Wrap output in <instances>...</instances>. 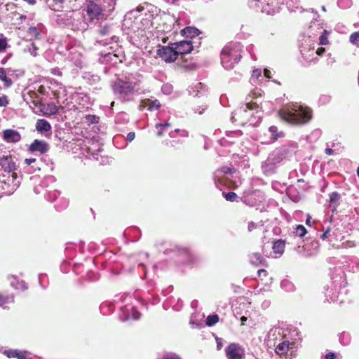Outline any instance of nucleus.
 <instances>
[{"label": "nucleus", "mask_w": 359, "mask_h": 359, "mask_svg": "<svg viewBox=\"0 0 359 359\" xmlns=\"http://www.w3.org/2000/svg\"><path fill=\"white\" fill-rule=\"evenodd\" d=\"M141 76L137 74H126L118 76L111 83L116 99L121 103L133 102L140 95Z\"/></svg>", "instance_id": "1"}, {"label": "nucleus", "mask_w": 359, "mask_h": 359, "mask_svg": "<svg viewBox=\"0 0 359 359\" xmlns=\"http://www.w3.org/2000/svg\"><path fill=\"white\" fill-rule=\"evenodd\" d=\"M278 114L281 119L292 126L304 125L312 118L311 109L297 103L283 105L280 109Z\"/></svg>", "instance_id": "2"}, {"label": "nucleus", "mask_w": 359, "mask_h": 359, "mask_svg": "<svg viewBox=\"0 0 359 359\" xmlns=\"http://www.w3.org/2000/svg\"><path fill=\"white\" fill-rule=\"evenodd\" d=\"M262 119V111L256 102H249L236 109L231 115V121L240 126H257Z\"/></svg>", "instance_id": "3"}, {"label": "nucleus", "mask_w": 359, "mask_h": 359, "mask_svg": "<svg viewBox=\"0 0 359 359\" xmlns=\"http://www.w3.org/2000/svg\"><path fill=\"white\" fill-rule=\"evenodd\" d=\"M57 22L74 31L84 32L89 27L90 20L83 13L76 11L62 13L57 15Z\"/></svg>", "instance_id": "4"}, {"label": "nucleus", "mask_w": 359, "mask_h": 359, "mask_svg": "<svg viewBox=\"0 0 359 359\" xmlns=\"http://www.w3.org/2000/svg\"><path fill=\"white\" fill-rule=\"evenodd\" d=\"M330 283L324 287L325 296L327 301L341 302L343 299H339V296L344 292L346 293L345 287L347 282L345 279V275L341 273L334 274L331 278Z\"/></svg>", "instance_id": "5"}, {"label": "nucleus", "mask_w": 359, "mask_h": 359, "mask_svg": "<svg viewBox=\"0 0 359 359\" xmlns=\"http://www.w3.org/2000/svg\"><path fill=\"white\" fill-rule=\"evenodd\" d=\"M116 29L107 23L97 26L95 29V45L109 47L118 44L119 38L116 34Z\"/></svg>", "instance_id": "6"}, {"label": "nucleus", "mask_w": 359, "mask_h": 359, "mask_svg": "<svg viewBox=\"0 0 359 359\" xmlns=\"http://www.w3.org/2000/svg\"><path fill=\"white\" fill-rule=\"evenodd\" d=\"M243 46L240 43H231L225 46L221 51V63L225 69L234 67L242 57Z\"/></svg>", "instance_id": "7"}, {"label": "nucleus", "mask_w": 359, "mask_h": 359, "mask_svg": "<svg viewBox=\"0 0 359 359\" xmlns=\"http://www.w3.org/2000/svg\"><path fill=\"white\" fill-rule=\"evenodd\" d=\"M124 57L122 48L118 44H115L106 47L105 50L100 51L98 62L100 64L114 66L118 62H121Z\"/></svg>", "instance_id": "8"}, {"label": "nucleus", "mask_w": 359, "mask_h": 359, "mask_svg": "<svg viewBox=\"0 0 359 359\" xmlns=\"http://www.w3.org/2000/svg\"><path fill=\"white\" fill-rule=\"evenodd\" d=\"M166 248L163 250L165 255H168L178 264H186L191 262V255L189 249L181 247L175 243H165Z\"/></svg>", "instance_id": "9"}, {"label": "nucleus", "mask_w": 359, "mask_h": 359, "mask_svg": "<svg viewBox=\"0 0 359 359\" xmlns=\"http://www.w3.org/2000/svg\"><path fill=\"white\" fill-rule=\"evenodd\" d=\"M287 151L285 147H280L271 152L262 164L263 172L266 175L274 173L278 165L285 158Z\"/></svg>", "instance_id": "10"}, {"label": "nucleus", "mask_w": 359, "mask_h": 359, "mask_svg": "<svg viewBox=\"0 0 359 359\" xmlns=\"http://www.w3.org/2000/svg\"><path fill=\"white\" fill-rule=\"evenodd\" d=\"M286 0H250V6L266 15H273L279 12Z\"/></svg>", "instance_id": "11"}, {"label": "nucleus", "mask_w": 359, "mask_h": 359, "mask_svg": "<svg viewBox=\"0 0 359 359\" xmlns=\"http://www.w3.org/2000/svg\"><path fill=\"white\" fill-rule=\"evenodd\" d=\"M140 11V9L137 8V10H133L128 12L124 16L123 27L133 32L142 29V27L140 24L143 23L142 21L145 20L147 22H149V20L144 18L140 19V15H139Z\"/></svg>", "instance_id": "12"}, {"label": "nucleus", "mask_w": 359, "mask_h": 359, "mask_svg": "<svg viewBox=\"0 0 359 359\" xmlns=\"http://www.w3.org/2000/svg\"><path fill=\"white\" fill-rule=\"evenodd\" d=\"M21 182V177L18 174L8 175L6 180H0V192L2 194L10 196L19 187Z\"/></svg>", "instance_id": "13"}, {"label": "nucleus", "mask_w": 359, "mask_h": 359, "mask_svg": "<svg viewBox=\"0 0 359 359\" xmlns=\"http://www.w3.org/2000/svg\"><path fill=\"white\" fill-rule=\"evenodd\" d=\"M16 160L11 151L0 152V170L6 172L8 175L17 174Z\"/></svg>", "instance_id": "14"}, {"label": "nucleus", "mask_w": 359, "mask_h": 359, "mask_svg": "<svg viewBox=\"0 0 359 359\" xmlns=\"http://www.w3.org/2000/svg\"><path fill=\"white\" fill-rule=\"evenodd\" d=\"M100 0H90L86 6L87 18L90 23H94L95 20L106 18V13L102 11Z\"/></svg>", "instance_id": "15"}, {"label": "nucleus", "mask_w": 359, "mask_h": 359, "mask_svg": "<svg viewBox=\"0 0 359 359\" xmlns=\"http://www.w3.org/2000/svg\"><path fill=\"white\" fill-rule=\"evenodd\" d=\"M292 330H285L280 327H272L267 334L266 341L268 345L275 346L278 341H280L287 335H290Z\"/></svg>", "instance_id": "16"}, {"label": "nucleus", "mask_w": 359, "mask_h": 359, "mask_svg": "<svg viewBox=\"0 0 359 359\" xmlns=\"http://www.w3.org/2000/svg\"><path fill=\"white\" fill-rule=\"evenodd\" d=\"M173 43L167 46H160L157 49V55L166 62H172L177 59V50Z\"/></svg>", "instance_id": "17"}, {"label": "nucleus", "mask_w": 359, "mask_h": 359, "mask_svg": "<svg viewBox=\"0 0 359 359\" xmlns=\"http://www.w3.org/2000/svg\"><path fill=\"white\" fill-rule=\"evenodd\" d=\"M141 317V313L138 310L132 305H125L121 307L119 318L121 321H127L130 320H137Z\"/></svg>", "instance_id": "18"}, {"label": "nucleus", "mask_w": 359, "mask_h": 359, "mask_svg": "<svg viewBox=\"0 0 359 359\" xmlns=\"http://www.w3.org/2000/svg\"><path fill=\"white\" fill-rule=\"evenodd\" d=\"M225 353L228 359H243L245 355L244 349L236 343H231L225 348Z\"/></svg>", "instance_id": "19"}, {"label": "nucleus", "mask_w": 359, "mask_h": 359, "mask_svg": "<svg viewBox=\"0 0 359 359\" xmlns=\"http://www.w3.org/2000/svg\"><path fill=\"white\" fill-rule=\"evenodd\" d=\"M311 13L312 14V20L310 22L307 34L316 37L318 33H321V31L323 30V27L322 23L318 20L319 15L314 12L313 8Z\"/></svg>", "instance_id": "20"}, {"label": "nucleus", "mask_w": 359, "mask_h": 359, "mask_svg": "<svg viewBox=\"0 0 359 359\" xmlns=\"http://www.w3.org/2000/svg\"><path fill=\"white\" fill-rule=\"evenodd\" d=\"M299 48L301 54H305L304 52L311 48H315L316 43V37L311 35H303L299 39Z\"/></svg>", "instance_id": "21"}, {"label": "nucleus", "mask_w": 359, "mask_h": 359, "mask_svg": "<svg viewBox=\"0 0 359 359\" xmlns=\"http://www.w3.org/2000/svg\"><path fill=\"white\" fill-rule=\"evenodd\" d=\"M23 100L27 104H32L34 107H38L42 102V98L40 97L38 93L35 90H24L22 93Z\"/></svg>", "instance_id": "22"}, {"label": "nucleus", "mask_w": 359, "mask_h": 359, "mask_svg": "<svg viewBox=\"0 0 359 359\" xmlns=\"http://www.w3.org/2000/svg\"><path fill=\"white\" fill-rule=\"evenodd\" d=\"M81 78L88 85L94 86L95 89H101L102 87L101 79L97 74L90 72H84L82 73Z\"/></svg>", "instance_id": "23"}, {"label": "nucleus", "mask_w": 359, "mask_h": 359, "mask_svg": "<svg viewBox=\"0 0 359 359\" xmlns=\"http://www.w3.org/2000/svg\"><path fill=\"white\" fill-rule=\"evenodd\" d=\"M188 92L190 95L201 97L206 95L208 88L203 83L198 82L191 85L188 88Z\"/></svg>", "instance_id": "24"}, {"label": "nucleus", "mask_w": 359, "mask_h": 359, "mask_svg": "<svg viewBox=\"0 0 359 359\" xmlns=\"http://www.w3.org/2000/svg\"><path fill=\"white\" fill-rule=\"evenodd\" d=\"M67 50L69 51L67 55L68 60L72 62L76 67L81 68L83 65L81 53L75 47H71Z\"/></svg>", "instance_id": "25"}, {"label": "nucleus", "mask_w": 359, "mask_h": 359, "mask_svg": "<svg viewBox=\"0 0 359 359\" xmlns=\"http://www.w3.org/2000/svg\"><path fill=\"white\" fill-rule=\"evenodd\" d=\"M175 46L177 55L189 53L193 50V43L189 40H183L180 42L173 43Z\"/></svg>", "instance_id": "26"}, {"label": "nucleus", "mask_w": 359, "mask_h": 359, "mask_svg": "<svg viewBox=\"0 0 359 359\" xmlns=\"http://www.w3.org/2000/svg\"><path fill=\"white\" fill-rule=\"evenodd\" d=\"M49 149V144L43 140H35L29 145V150L32 152H39L40 154H44Z\"/></svg>", "instance_id": "27"}, {"label": "nucleus", "mask_w": 359, "mask_h": 359, "mask_svg": "<svg viewBox=\"0 0 359 359\" xmlns=\"http://www.w3.org/2000/svg\"><path fill=\"white\" fill-rule=\"evenodd\" d=\"M38 95L40 94L43 96H46L50 99H57L59 97L60 90H54L50 86H46L41 85L39 86L37 91Z\"/></svg>", "instance_id": "28"}, {"label": "nucleus", "mask_w": 359, "mask_h": 359, "mask_svg": "<svg viewBox=\"0 0 359 359\" xmlns=\"http://www.w3.org/2000/svg\"><path fill=\"white\" fill-rule=\"evenodd\" d=\"M3 137L6 142L10 143L18 142L21 139L19 132L12 129H6L4 130Z\"/></svg>", "instance_id": "29"}, {"label": "nucleus", "mask_w": 359, "mask_h": 359, "mask_svg": "<svg viewBox=\"0 0 359 359\" xmlns=\"http://www.w3.org/2000/svg\"><path fill=\"white\" fill-rule=\"evenodd\" d=\"M290 337L287 335V338L284 337L280 341H278V344H276L275 351L278 355L286 353L290 348V345L292 344L290 342Z\"/></svg>", "instance_id": "30"}, {"label": "nucleus", "mask_w": 359, "mask_h": 359, "mask_svg": "<svg viewBox=\"0 0 359 359\" xmlns=\"http://www.w3.org/2000/svg\"><path fill=\"white\" fill-rule=\"evenodd\" d=\"M341 198V194L337 191H333L330 194L327 202L332 212L337 211V209L340 204Z\"/></svg>", "instance_id": "31"}, {"label": "nucleus", "mask_w": 359, "mask_h": 359, "mask_svg": "<svg viewBox=\"0 0 359 359\" xmlns=\"http://www.w3.org/2000/svg\"><path fill=\"white\" fill-rule=\"evenodd\" d=\"M232 170V168L227 166L222 167L221 169L216 170L214 174V180L216 186L219 187L218 182H223V175L231 174Z\"/></svg>", "instance_id": "32"}, {"label": "nucleus", "mask_w": 359, "mask_h": 359, "mask_svg": "<svg viewBox=\"0 0 359 359\" xmlns=\"http://www.w3.org/2000/svg\"><path fill=\"white\" fill-rule=\"evenodd\" d=\"M250 262L252 264L259 266H266V259L259 252H255L250 255Z\"/></svg>", "instance_id": "33"}, {"label": "nucleus", "mask_w": 359, "mask_h": 359, "mask_svg": "<svg viewBox=\"0 0 359 359\" xmlns=\"http://www.w3.org/2000/svg\"><path fill=\"white\" fill-rule=\"evenodd\" d=\"M8 280L12 278L11 280L10 285L15 290H22V291H25L27 290L28 287L27 283L24 280H19L16 276L12 275L8 276Z\"/></svg>", "instance_id": "34"}, {"label": "nucleus", "mask_w": 359, "mask_h": 359, "mask_svg": "<svg viewBox=\"0 0 359 359\" xmlns=\"http://www.w3.org/2000/svg\"><path fill=\"white\" fill-rule=\"evenodd\" d=\"M268 133L269 135V140L268 141L269 143L274 142L278 138L283 137L284 136L283 132L279 131L276 126H270L268 129Z\"/></svg>", "instance_id": "35"}, {"label": "nucleus", "mask_w": 359, "mask_h": 359, "mask_svg": "<svg viewBox=\"0 0 359 359\" xmlns=\"http://www.w3.org/2000/svg\"><path fill=\"white\" fill-rule=\"evenodd\" d=\"M101 8L104 13H106V18L114 11L115 0H100Z\"/></svg>", "instance_id": "36"}, {"label": "nucleus", "mask_w": 359, "mask_h": 359, "mask_svg": "<svg viewBox=\"0 0 359 359\" xmlns=\"http://www.w3.org/2000/svg\"><path fill=\"white\" fill-rule=\"evenodd\" d=\"M307 233L306 229L302 224L296 225L289 231V236L291 237L302 238Z\"/></svg>", "instance_id": "37"}, {"label": "nucleus", "mask_w": 359, "mask_h": 359, "mask_svg": "<svg viewBox=\"0 0 359 359\" xmlns=\"http://www.w3.org/2000/svg\"><path fill=\"white\" fill-rule=\"evenodd\" d=\"M15 295L13 293L8 294L7 292L0 293V306L6 308V304H12L14 302Z\"/></svg>", "instance_id": "38"}, {"label": "nucleus", "mask_w": 359, "mask_h": 359, "mask_svg": "<svg viewBox=\"0 0 359 359\" xmlns=\"http://www.w3.org/2000/svg\"><path fill=\"white\" fill-rule=\"evenodd\" d=\"M181 33L187 38L193 39L198 36L201 34V32L194 27H187L181 31Z\"/></svg>", "instance_id": "39"}, {"label": "nucleus", "mask_w": 359, "mask_h": 359, "mask_svg": "<svg viewBox=\"0 0 359 359\" xmlns=\"http://www.w3.org/2000/svg\"><path fill=\"white\" fill-rule=\"evenodd\" d=\"M285 241L278 239L273 242L272 249L275 254L283 255L285 250Z\"/></svg>", "instance_id": "40"}, {"label": "nucleus", "mask_w": 359, "mask_h": 359, "mask_svg": "<svg viewBox=\"0 0 359 359\" xmlns=\"http://www.w3.org/2000/svg\"><path fill=\"white\" fill-rule=\"evenodd\" d=\"M0 80L4 82L5 88H10L13 85V81L8 75L6 69L0 67Z\"/></svg>", "instance_id": "41"}, {"label": "nucleus", "mask_w": 359, "mask_h": 359, "mask_svg": "<svg viewBox=\"0 0 359 359\" xmlns=\"http://www.w3.org/2000/svg\"><path fill=\"white\" fill-rule=\"evenodd\" d=\"M36 128L40 133L48 132L50 130L51 126L48 121L45 119H39L36 123Z\"/></svg>", "instance_id": "42"}, {"label": "nucleus", "mask_w": 359, "mask_h": 359, "mask_svg": "<svg viewBox=\"0 0 359 359\" xmlns=\"http://www.w3.org/2000/svg\"><path fill=\"white\" fill-rule=\"evenodd\" d=\"M304 53L305 54H302V55L307 62H316L318 61V57L316 55L315 48L309 49V50L304 52Z\"/></svg>", "instance_id": "43"}, {"label": "nucleus", "mask_w": 359, "mask_h": 359, "mask_svg": "<svg viewBox=\"0 0 359 359\" xmlns=\"http://www.w3.org/2000/svg\"><path fill=\"white\" fill-rule=\"evenodd\" d=\"M4 354L6 355L9 358H18L19 356H22L27 354L26 351H21L17 349H9L6 350L4 352Z\"/></svg>", "instance_id": "44"}, {"label": "nucleus", "mask_w": 359, "mask_h": 359, "mask_svg": "<svg viewBox=\"0 0 359 359\" xmlns=\"http://www.w3.org/2000/svg\"><path fill=\"white\" fill-rule=\"evenodd\" d=\"M339 341L343 346H348L351 341V336L349 332H342L339 334Z\"/></svg>", "instance_id": "45"}, {"label": "nucleus", "mask_w": 359, "mask_h": 359, "mask_svg": "<svg viewBox=\"0 0 359 359\" xmlns=\"http://www.w3.org/2000/svg\"><path fill=\"white\" fill-rule=\"evenodd\" d=\"M60 194V193L55 189L53 191H46L44 196L48 201L52 203L58 198Z\"/></svg>", "instance_id": "46"}, {"label": "nucleus", "mask_w": 359, "mask_h": 359, "mask_svg": "<svg viewBox=\"0 0 359 359\" xmlns=\"http://www.w3.org/2000/svg\"><path fill=\"white\" fill-rule=\"evenodd\" d=\"M280 287L287 292H293L295 289L294 284L287 279H284L280 282Z\"/></svg>", "instance_id": "47"}, {"label": "nucleus", "mask_w": 359, "mask_h": 359, "mask_svg": "<svg viewBox=\"0 0 359 359\" xmlns=\"http://www.w3.org/2000/svg\"><path fill=\"white\" fill-rule=\"evenodd\" d=\"M69 201L67 199L61 198H59L57 203L55 205V208L57 211H62L67 208Z\"/></svg>", "instance_id": "48"}, {"label": "nucleus", "mask_w": 359, "mask_h": 359, "mask_svg": "<svg viewBox=\"0 0 359 359\" xmlns=\"http://www.w3.org/2000/svg\"><path fill=\"white\" fill-rule=\"evenodd\" d=\"M311 247H312V250H308V252L305 254L306 257H311V256L315 255L318 252V248H319V246H320V244H319L318 241H313L311 242Z\"/></svg>", "instance_id": "49"}, {"label": "nucleus", "mask_w": 359, "mask_h": 359, "mask_svg": "<svg viewBox=\"0 0 359 359\" xmlns=\"http://www.w3.org/2000/svg\"><path fill=\"white\" fill-rule=\"evenodd\" d=\"M37 50L38 48L34 43H29L24 48L25 52H29L34 57L37 55Z\"/></svg>", "instance_id": "50"}, {"label": "nucleus", "mask_w": 359, "mask_h": 359, "mask_svg": "<svg viewBox=\"0 0 359 359\" xmlns=\"http://www.w3.org/2000/svg\"><path fill=\"white\" fill-rule=\"evenodd\" d=\"M328 32L323 29V31H321V33H318V34H320V36L318 37V45H327L329 41H328Z\"/></svg>", "instance_id": "51"}, {"label": "nucleus", "mask_w": 359, "mask_h": 359, "mask_svg": "<svg viewBox=\"0 0 359 359\" xmlns=\"http://www.w3.org/2000/svg\"><path fill=\"white\" fill-rule=\"evenodd\" d=\"M55 177L53 175H48L43 178L41 182L40 187L46 188L50 184H53L55 182Z\"/></svg>", "instance_id": "52"}, {"label": "nucleus", "mask_w": 359, "mask_h": 359, "mask_svg": "<svg viewBox=\"0 0 359 359\" xmlns=\"http://www.w3.org/2000/svg\"><path fill=\"white\" fill-rule=\"evenodd\" d=\"M219 321V316L217 314L210 315L207 317L205 324L208 327L215 325Z\"/></svg>", "instance_id": "53"}, {"label": "nucleus", "mask_w": 359, "mask_h": 359, "mask_svg": "<svg viewBox=\"0 0 359 359\" xmlns=\"http://www.w3.org/2000/svg\"><path fill=\"white\" fill-rule=\"evenodd\" d=\"M349 42L352 45L359 48V32H355L350 35Z\"/></svg>", "instance_id": "54"}, {"label": "nucleus", "mask_w": 359, "mask_h": 359, "mask_svg": "<svg viewBox=\"0 0 359 359\" xmlns=\"http://www.w3.org/2000/svg\"><path fill=\"white\" fill-rule=\"evenodd\" d=\"M170 126V124L168 121H165L163 123L156 124V129L160 128L157 132V136L162 137L163 135V130H165V128H167Z\"/></svg>", "instance_id": "55"}, {"label": "nucleus", "mask_w": 359, "mask_h": 359, "mask_svg": "<svg viewBox=\"0 0 359 359\" xmlns=\"http://www.w3.org/2000/svg\"><path fill=\"white\" fill-rule=\"evenodd\" d=\"M99 274L93 271H88L86 275V280L90 282L96 281L99 280Z\"/></svg>", "instance_id": "56"}, {"label": "nucleus", "mask_w": 359, "mask_h": 359, "mask_svg": "<svg viewBox=\"0 0 359 359\" xmlns=\"http://www.w3.org/2000/svg\"><path fill=\"white\" fill-rule=\"evenodd\" d=\"M27 32L30 36H34L36 39H39L41 36V32L36 27H29Z\"/></svg>", "instance_id": "57"}, {"label": "nucleus", "mask_w": 359, "mask_h": 359, "mask_svg": "<svg viewBox=\"0 0 359 359\" xmlns=\"http://www.w3.org/2000/svg\"><path fill=\"white\" fill-rule=\"evenodd\" d=\"M177 134H180V135L182 136V137L188 136V133L186 130H180V129H175V130L170 131L169 133V136L171 138H175V137H176Z\"/></svg>", "instance_id": "58"}, {"label": "nucleus", "mask_w": 359, "mask_h": 359, "mask_svg": "<svg viewBox=\"0 0 359 359\" xmlns=\"http://www.w3.org/2000/svg\"><path fill=\"white\" fill-rule=\"evenodd\" d=\"M222 194L225 199L230 202L235 201L238 198L237 194L233 191H229L228 193L223 192Z\"/></svg>", "instance_id": "59"}, {"label": "nucleus", "mask_w": 359, "mask_h": 359, "mask_svg": "<svg viewBox=\"0 0 359 359\" xmlns=\"http://www.w3.org/2000/svg\"><path fill=\"white\" fill-rule=\"evenodd\" d=\"M173 90V86L170 83H164L161 86V91L165 95H170Z\"/></svg>", "instance_id": "60"}, {"label": "nucleus", "mask_w": 359, "mask_h": 359, "mask_svg": "<svg viewBox=\"0 0 359 359\" xmlns=\"http://www.w3.org/2000/svg\"><path fill=\"white\" fill-rule=\"evenodd\" d=\"M331 101V96L329 95H321L318 99V104L325 105Z\"/></svg>", "instance_id": "61"}, {"label": "nucleus", "mask_w": 359, "mask_h": 359, "mask_svg": "<svg viewBox=\"0 0 359 359\" xmlns=\"http://www.w3.org/2000/svg\"><path fill=\"white\" fill-rule=\"evenodd\" d=\"M161 107V104L158 100L151 101L147 107L149 111L158 110Z\"/></svg>", "instance_id": "62"}, {"label": "nucleus", "mask_w": 359, "mask_h": 359, "mask_svg": "<svg viewBox=\"0 0 359 359\" xmlns=\"http://www.w3.org/2000/svg\"><path fill=\"white\" fill-rule=\"evenodd\" d=\"M85 119L87 123L93 124L98 123L100 118L96 115L88 114L86 116Z\"/></svg>", "instance_id": "63"}, {"label": "nucleus", "mask_w": 359, "mask_h": 359, "mask_svg": "<svg viewBox=\"0 0 359 359\" xmlns=\"http://www.w3.org/2000/svg\"><path fill=\"white\" fill-rule=\"evenodd\" d=\"M259 77H262L261 70L255 69L252 71L250 81L252 82H255L257 80H259Z\"/></svg>", "instance_id": "64"}]
</instances>
